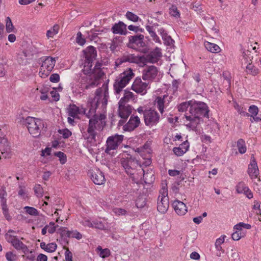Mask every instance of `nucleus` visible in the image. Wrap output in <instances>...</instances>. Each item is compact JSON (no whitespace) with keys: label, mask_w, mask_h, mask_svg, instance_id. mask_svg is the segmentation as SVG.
Returning a JSON list of instances; mask_svg holds the SVG:
<instances>
[{"label":"nucleus","mask_w":261,"mask_h":261,"mask_svg":"<svg viewBox=\"0 0 261 261\" xmlns=\"http://www.w3.org/2000/svg\"><path fill=\"white\" fill-rule=\"evenodd\" d=\"M246 71L248 73L253 75H256L259 73V70L255 68L251 63H249L247 65Z\"/></svg>","instance_id":"39"},{"label":"nucleus","mask_w":261,"mask_h":261,"mask_svg":"<svg viewBox=\"0 0 261 261\" xmlns=\"http://www.w3.org/2000/svg\"><path fill=\"white\" fill-rule=\"evenodd\" d=\"M2 208L3 210V213L5 216V218L6 219V220L9 221H11L12 220V217L10 216V215L9 213V209L8 208V206H5V207H2Z\"/></svg>","instance_id":"62"},{"label":"nucleus","mask_w":261,"mask_h":261,"mask_svg":"<svg viewBox=\"0 0 261 261\" xmlns=\"http://www.w3.org/2000/svg\"><path fill=\"white\" fill-rule=\"evenodd\" d=\"M192 102V100L181 102L180 104L177 106L178 111L180 112H188V110L191 106Z\"/></svg>","instance_id":"32"},{"label":"nucleus","mask_w":261,"mask_h":261,"mask_svg":"<svg viewBox=\"0 0 261 261\" xmlns=\"http://www.w3.org/2000/svg\"><path fill=\"white\" fill-rule=\"evenodd\" d=\"M125 17L127 19L133 22H137L139 20H141L138 16L130 11H127L126 13Z\"/></svg>","instance_id":"41"},{"label":"nucleus","mask_w":261,"mask_h":261,"mask_svg":"<svg viewBox=\"0 0 261 261\" xmlns=\"http://www.w3.org/2000/svg\"><path fill=\"white\" fill-rule=\"evenodd\" d=\"M56 63V61L54 59L50 57H46L42 62L41 65V70L45 69L48 71H51L54 68Z\"/></svg>","instance_id":"23"},{"label":"nucleus","mask_w":261,"mask_h":261,"mask_svg":"<svg viewBox=\"0 0 261 261\" xmlns=\"http://www.w3.org/2000/svg\"><path fill=\"white\" fill-rule=\"evenodd\" d=\"M0 151L1 153V154H0V160L3 158H10L11 156V153L10 152V146L9 144L0 145Z\"/></svg>","instance_id":"25"},{"label":"nucleus","mask_w":261,"mask_h":261,"mask_svg":"<svg viewBox=\"0 0 261 261\" xmlns=\"http://www.w3.org/2000/svg\"><path fill=\"white\" fill-rule=\"evenodd\" d=\"M148 22L150 25H146L145 26L146 30L154 42L161 44V40L155 32V29L159 27V24L158 23H153L152 21L149 22V20Z\"/></svg>","instance_id":"16"},{"label":"nucleus","mask_w":261,"mask_h":261,"mask_svg":"<svg viewBox=\"0 0 261 261\" xmlns=\"http://www.w3.org/2000/svg\"><path fill=\"white\" fill-rule=\"evenodd\" d=\"M258 168L256 161L253 155L252 154L251 162L248 165L247 172L249 175L252 178H256L258 174Z\"/></svg>","instance_id":"20"},{"label":"nucleus","mask_w":261,"mask_h":261,"mask_svg":"<svg viewBox=\"0 0 261 261\" xmlns=\"http://www.w3.org/2000/svg\"><path fill=\"white\" fill-rule=\"evenodd\" d=\"M248 112V113L250 114L249 116L251 117L252 116H255L258 113V109L257 106L255 105H251L249 108Z\"/></svg>","instance_id":"53"},{"label":"nucleus","mask_w":261,"mask_h":261,"mask_svg":"<svg viewBox=\"0 0 261 261\" xmlns=\"http://www.w3.org/2000/svg\"><path fill=\"white\" fill-rule=\"evenodd\" d=\"M121 44V41L120 42H116L114 40H112L111 43H110V49L111 51L113 53H114L117 50V47L120 46Z\"/></svg>","instance_id":"56"},{"label":"nucleus","mask_w":261,"mask_h":261,"mask_svg":"<svg viewBox=\"0 0 261 261\" xmlns=\"http://www.w3.org/2000/svg\"><path fill=\"white\" fill-rule=\"evenodd\" d=\"M118 115L122 119H127L132 112V107L130 105L125 106V103L118 102Z\"/></svg>","instance_id":"18"},{"label":"nucleus","mask_w":261,"mask_h":261,"mask_svg":"<svg viewBox=\"0 0 261 261\" xmlns=\"http://www.w3.org/2000/svg\"><path fill=\"white\" fill-rule=\"evenodd\" d=\"M123 57V61H124V63L125 62H129V63H136L138 62V61H139V59H138V57L135 56L133 54H130L127 56H124Z\"/></svg>","instance_id":"40"},{"label":"nucleus","mask_w":261,"mask_h":261,"mask_svg":"<svg viewBox=\"0 0 261 261\" xmlns=\"http://www.w3.org/2000/svg\"><path fill=\"white\" fill-rule=\"evenodd\" d=\"M148 84L142 82L140 78H136L132 86V89L137 93L144 94L146 92Z\"/></svg>","instance_id":"15"},{"label":"nucleus","mask_w":261,"mask_h":261,"mask_svg":"<svg viewBox=\"0 0 261 261\" xmlns=\"http://www.w3.org/2000/svg\"><path fill=\"white\" fill-rule=\"evenodd\" d=\"M40 246L41 249L49 253L55 252L57 248L55 243H48L46 245L45 242H41Z\"/></svg>","instance_id":"28"},{"label":"nucleus","mask_w":261,"mask_h":261,"mask_svg":"<svg viewBox=\"0 0 261 261\" xmlns=\"http://www.w3.org/2000/svg\"><path fill=\"white\" fill-rule=\"evenodd\" d=\"M133 96L134 94L132 92L125 90L124 96L120 99L119 102L120 103H125L129 99L133 98Z\"/></svg>","instance_id":"37"},{"label":"nucleus","mask_w":261,"mask_h":261,"mask_svg":"<svg viewBox=\"0 0 261 261\" xmlns=\"http://www.w3.org/2000/svg\"><path fill=\"white\" fill-rule=\"evenodd\" d=\"M59 231L62 237V238H70L71 231L68 230L66 227H61L59 229Z\"/></svg>","instance_id":"50"},{"label":"nucleus","mask_w":261,"mask_h":261,"mask_svg":"<svg viewBox=\"0 0 261 261\" xmlns=\"http://www.w3.org/2000/svg\"><path fill=\"white\" fill-rule=\"evenodd\" d=\"M144 36L142 34H138L128 37V42L126 44L127 47L135 50L139 45L141 40H144Z\"/></svg>","instance_id":"19"},{"label":"nucleus","mask_w":261,"mask_h":261,"mask_svg":"<svg viewBox=\"0 0 261 261\" xmlns=\"http://www.w3.org/2000/svg\"><path fill=\"white\" fill-rule=\"evenodd\" d=\"M167 97V96L164 95L163 97L157 96L154 100V105L158 109L160 112L162 114L164 112L165 98Z\"/></svg>","instance_id":"26"},{"label":"nucleus","mask_w":261,"mask_h":261,"mask_svg":"<svg viewBox=\"0 0 261 261\" xmlns=\"http://www.w3.org/2000/svg\"><path fill=\"white\" fill-rule=\"evenodd\" d=\"M209 107L206 103L193 99L188 112L185 114L186 120L189 121L186 124L187 128L196 131L198 125L203 122V118H209Z\"/></svg>","instance_id":"1"},{"label":"nucleus","mask_w":261,"mask_h":261,"mask_svg":"<svg viewBox=\"0 0 261 261\" xmlns=\"http://www.w3.org/2000/svg\"><path fill=\"white\" fill-rule=\"evenodd\" d=\"M230 258L233 261H241L239 257V254L236 250L231 249V250Z\"/></svg>","instance_id":"61"},{"label":"nucleus","mask_w":261,"mask_h":261,"mask_svg":"<svg viewBox=\"0 0 261 261\" xmlns=\"http://www.w3.org/2000/svg\"><path fill=\"white\" fill-rule=\"evenodd\" d=\"M96 122L94 119L89 120L87 132H84L82 133L84 138L91 143H95L96 141V136L97 133L95 130V129L98 130V127L95 125Z\"/></svg>","instance_id":"7"},{"label":"nucleus","mask_w":261,"mask_h":261,"mask_svg":"<svg viewBox=\"0 0 261 261\" xmlns=\"http://www.w3.org/2000/svg\"><path fill=\"white\" fill-rule=\"evenodd\" d=\"M224 238H220L216 240V241L215 242V246H216L217 250H220L222 249L221 245L223 243H224Z\"/></svg>","instance_id":"63"},{"label":"nucleus","mask_w":261,"mask_h":261,"mask_svg":"<svg viewBox=\"0 0 261 261\" xmlns=\"http://www.w3.org/2000/svg\"><path fill=\"white\" fill-rule=\"evenodd\" d=\"M88 175L92 181L96 185H101L106 181L103 173L99 169L89 170Z\"/></svg>","instance_id":"11"},{"label":"nucleus","mask_w":261,"mask_h":261,"mask_svg":"<svg viewBox=\"0 0 261 261\" xmlns=\"http://www.w3.org/2000/svg\"><path fill=\"white\" fill-rule=\"evenodd\" d=\"M58 132L61 134L62 135L64 139H67L69 137H70L72 135V133L70 130H69L67 128H64V129H59L58 130Z\"/></svg>","instance_id":"51"},{"label":"nucleus","mask_w":261,"mask_h":261,"mask_svg":"<svg viewBox=\"0 0 261 261\" xmlns=\"http://www.w3.org/2000/svg\"><path fill=\"white\" fill-rule=\"evenodd\" d=\"M127 25L123 21H119L114 23L111 28V31L114 34L126 35L128 32L126 29Z\"/></svg>","instance_id":"17"},{"label":"nucleus","mask_w":261,"mask_h":261,"mask_svg":"<svg viewBox=\"0 0 261 261\" xmlns=\"http://www.w3.org/2000/svg\"><path fill=\"white\" fill-rule=\"evenodd\" d=\"M238 151L241 154H243L246 151L245 142L243 139H239L237 143Z\"/></svg>","instance_id":"36"},{"label":"nucleus","mask_w":261,"mask_h":261,"mask_svg":"<svg viewBox=\"0 0 261 261\" xmlns=\"http://www.w3.org/2000/svg\"><path fill=\"white\" fill-rule=\"evenodd\" d=\"M135 50L143 54H146L149 52V46L144 41V40H142L139 45L135 49Z\"/></svg>","instance_id":"29"},{"label":"nucleus","mask_w":261,"mask_h":261,"mask_svg":"<svg viewBox=\"0 0 261 261\" xmlns=\"http://www.w3.org/2000/svg\"><path fill=\"white\" fill-rule=\"evenodd\" d=\"M134 73L129 68L128 70L120 74L119 77L116 79L114 84V89L115 93L119 94L134 77Z\"/></svg>","instance_id":"6"},{"label":"nucleus","mask_w":261,"mask_h":261,"mask_svg":"<svg viewBox=\"0 0 261 261\" xmlns=\"http://www.w3.org/2000/svg\"><path fill=\"white\" fill-rule=\"evenodd\" d=\"M88 75H89L90 78L92 79L93 78H94V80L89 82V83H88L86 86H85V89H88L89 88H94V87H96L98 84V80L100 79H98L97 78V75H93V74H87Z\"/></svg>","instance_id":"34"},{"label":"nucleus","mask_w":261,"mask_h":261,"mask_svg":"<svg viewBox=\"0 0 261 261\" xmlns=\"http://www.w3.org/2000/svg\"><path fill=\"white\" fill-rule=\"evenodd\" d=\"M5 237L7 241L11 243V245L17 250H22L23 252L28 250V248L26 245L20 241L17 236H13L9 233H6Z\"/></svg>","instance_id":"10"},{"label":"nucleus","mask_w":261,"mask_h":261,"mask_svg":"<svg viewBox=\"0 0 261 261\" xmlns=\"http://www.w3.org/2000/svg\"><path fill=\"white\" fill-rule=\"evenodd\" d=\"M169 206V198L167 190H166L162 195H160L158 197L157 209L159 212L165 213L168 210Z\"/></svg>","instance_id":"12"},{"label":"nucleus","mask_w":261,"mask_h":261,"mask_svg":"<svg viewBox=\"0 0 261 261\" xmlns=\"http://www.w3.org/2000/svg\"><path fill=\"white\" fill-rule=\"evenodd\" d=\"M164 43L167 46H171L174 43V40L171 38V37L168 35V33H166L162 37Z\"/></svg>","instance_id":"43"},{"label":"nucleus","mask_w":261,"mask_h":261,"mask_svg":"<svg viewBox=\"0 0 261 261\" xmlns=\"http://www.w3.org/2000/svg\"><path fill=\"white\" fill-rule=\"evenodd\" d=\"M34 191L35 195L37 197H41L42 196L43 194V188L40 185H36L34 187Z\"/></svg>","instance_id":"55"},{"label":"nucleus","mask_w":261,"mask_h":261,"mask_svg":"<svg viewBox=\"0 0 261 261\" xmlns=\"http://www.w3.org/2000/svg\"><path fill=\"white\" fill-rule=\"evenodd\" d=\"M29 133L34 137H38L41 133V130L44 127V123L40 119L32 117H28L24 120Z\"/></svg>","instance_id":"5"},{"label":"nucleus","mask_w":261,"mask_h":261,"mask_svg":"<svg viewBox=\"0 0 261 261\" xmlns=\"http://www.w3.org/2000/svg\"><path fill=\"white\" fill-rule=\"evenodd\" d=\"M26 213L34 216H37L39 215V212L38 210L33 207L26 206L24 207Z\"/></svg>","instance_id":"45"},{"label":"nucleus","mask_w":261,"mask_h":261,"mask_svg":"<svg viewBox=\"0 0 261 261\" xmlns=\"http://www.w3.org/2000/svg\"><path fill=\"white\" fill-rule=\"evenodd\" d=\"M162 56L161 49L158 47H156L146 56H143L140 57L139 61L141 62H148L154 64L157 63Z\"/></svg>","instance_id":"8"},{"label":"nucleus","mask_w":261,"mask_h":261,"mask_svg":"<svg viewBox=\"0 0 261 261\" xmlns=\"http://www.w3.org/2000/svg\"><path fill=\"white\" fill-rule=\"evenodd\" d=\"M92 228H95L96 229H100V230H105L106 226L104 223L100 220H95L92 221Z\"/></svg>","instance_id":"42"},{"label":"nucleus","mask_w":261,"mask_h":261,"mask_svg":"<svg viewBox=\"0 0 261 261\" xmlns=\"http://www.w3.org/2000/svg\"><path fill=\"white\" fill-rule=\"evenodd\" d=\"M242 228L250 229L251 228V226L249 224L244 223L243 222H240L239 223L235 225L233 227V229L235 230H240L241 231Z\"/></svg>","instance_id":"47"},{"label":"nucleus","mask_w":261,"mask_h":261,"mask_svg":"<svg viewBox=\"0 0 261 261\" xmlns=\"http://www.w3.org/2000/svg\"><path fill=\"white\" fill-rule=\"evenodd\" d=\"M175 212L179 215H184L187 212L186 204L179 200H175L172 204Z\"/></svg>","instance_id":"22"},{"label":"nucleus","mask_w":261,"mask_h":261,"mask_svg":"<svg viewBox=\"0 0 261 261\" xmlns=\"http://www.w3.org/2000/svg\"><path fill=\"white\" fill-rule=\"evenodd\" d=\"M169 14L171 15V16L174 17L178 18L180 17V12L177 10L176 6L175 5H172V7L170 8Z\"/></svg>","instance_id":"49"},{"label":"nucleus","mask_w":261,"mask_h":261,"mask_svg":"<svg viewBox=\"0 0 261 261\" xmlns=\"http://www.w3.org/2000/svg\"><path fill=\"white\" fill-rule=\"evenodd\" d=\"M33 54L31 53L29 50L24 49L21 53H19L18 55V61L20 62L19 59L22 58V56H23L24 59L22 62H20V64H26L27 63V59L30 58L33 56Z\"/></svg>","instance_id":"31"},{"label":"nucleus","mask_w":261,"mask_h":261,"mask_svg":"<svg viewBox=\"0 0 261 261\" xmlns=\"http://www.w3.org/2000/svg\"><path fill=\"white\" fill-rule=\"evenodd\" d=\"M137 111L143 115L144 121L146 126H152L156 125L160 120L159 113L154 109L146 106H140Z\"/></svg>","instance_id":"3"},{"label":"nucleus","mask_w":261,"mask_h":261,"mask_svg":"<svg viewBox=\"0 0 261 261\" xmlns=\"http://www.w3.org/2000/svg\"><path fill=\"white\" fill-rule=\"evenodd\" d=\"M6 258L8 261H15L17 259V256L12 252L9 251L6 253Z\"/></svg>","instance_id":"59"},{"label":"nucleus","mask_w":261,"mask_h":261,"mask_svg":"<svg viewBox=\"0 0 261 261\" xmlns=\"http://www.w3.org/2000/svg\"><path fill=\"white\" fill-rule=\"evenodd\" d=\"M9 144L8 139L6 138V135L1 129H0V145Z\"/></svg>","instance_id":"57"},{"label":"nucleus","mask_w":261,"mask_h":261,"mask_svg":"<svg viewBox=\"0 0 261 261\" xmlns=\"http://www.w3.org/2000/svg\"><path fill=\"white\" fill-rule=\"evenodd\" d=\"M120 163L127 174H134L136 168L139 167L141 172L143 173V176H144V171L141 168V166L139 163V161L131 155L127 154L124 157L121 158Z\"/></svg>","instance_id":"4"},{"label":"nucleus","mask_w":261,"mask_h":261,"mask_svg":"<svg viewBox=\"0 0 261 261\" xmlns=\"http://www.w3.org/2000/svg\"><path fill=\"white\" fill-rule=\"evenodd\" d=\"M99 103L100 102L97 101L96 99H92L91 101L88 102L87 108L89 109L88 113H86V110L84 109V113L88 118H90L92 115L95 114L96 110Z\"/></svg>","instance_id":"21"},{"label":"nucleus","mask_w":261,"mask_h":261,"mask_svg":"<svg viewBox=\"0 0 261 261\" xmlns=\"http://www.w3.org/2000/svg\"><path fill=\"white\" fill-rule=\"evenodd\" d=\"M96 250L99 252L100 257L105 258L109 257L111 254L110 250L108 248L102 249L101 246H98Z\"/></svg>","instance_id":"35"},{"label":"nucleus","mask_w":261,"mask_h":261,"mask_svg":"<svg viewBox=\"0 0 261 261\" xmlns=\"http://www.w3.org/2000/svg\"><path fill=\"white\" fill-rule=\"evenodd\" d=\"M237 187V191L238 193H244L249 199H251L253 197V194L251 190L248 187L244 186L243 183H239Z\"/></svg>","instance_id":"27"},{"label":"nucleus","mask_w":261,"mask_h":261,"mask_svg":"<svg viewBox=\"0 0 261 261\" xmlns=\"http://www.w3.org/2000/svg\"><path fill=\"white\" fill-rule=\"evenodd\" d=\"M173 151L174 153L177 156H181L187 152L186 150H182L179 147H174L173 149Z\"/></svg>","instance_id":"60"},{"label":"nucleus","mask_w":261,"mask_h":261,"mask_svg":"<svg viewBox=\"0 0 261 261\" xmlns=\"http://www.w3.org/2000/svg\"><path fill=\"white\" fill-rule=\"evenodd\" d=\"M141 123L140 119L138 116L132 115L128 121L123 126V129L125 132H132L137 128Z\"/></svg>","instance_id":"13"},{"label":"nucleus","mask_w":261,"mask_h":261,"mask_svg":"<svg viewBox=\"0 0 261 261\" xmlns=\"http://www.w3.org/2000/svg\"><path fill=\"white\" fill-rule=\"evenodd\" d=\"M54 155L59 158L60 163L62 164H64L67 161L66 155L61 151L55 152Z\"/></svg>","instance_id":"48"},{"label":"nucleus","mask_w":261,"mask_h":261,"mask_svg":"<svg viewBox=\"0 0 261 261\" xmlns=\"http://www.w3.org/2000/svg\"><path fill=\"white\" fill-rule=\"evenodd\" d=\"M59 29V26L58 24H55L50 30L47 31L46 36L48 38L53 37L58 33Z\"/></svg>","instance_id":"44"},{"label":"nucleus","mask_w":261,"mask_h":261,"mask_svg":"<svg viewBox=\"0 0 261 261\" xmlns=\"http://www.w3.org/2000/svg\"><path fill=\"white\" fill-rule=\"evenodd\" d=\"M85 61L83 71L85 74L97 75V78L100 79L103 73L101 70L102 63L96 62L93 68H92L93 61L97 57V51L93 46H89L83 50Z\"/></svg>","instance_id":"2"},{"label":"nucleus","mask_w":261,"mask_h":261,"mask_svg":"<svg viewBox=\"0 0 261 261\" xmlns=\"http://www.w3.org/2000/svg\"><path fill=\"white\" fill-rule=\"evenodd\" d=\"M158 73L156 67L153 65L148 66L143 71L142 79L145 81H151L155 78Z\"/></svg>","instance_id":"14"},{"label":"nucleus","mask_w":261,"mask_h":261,"mask_svg":"<svg viewBox=\"0 0 261 261\" xmlns=\"http://www.w3.org/2000/svg\"><path fill=\"white\" fill-rule=\"evenodd\" d=\"M243 57L246 63H249L251 62L253 59L251 51H249L248 49L243 52Z\"/></svg>","instance_id":"46"},{"label":"nucleus","mask_w":261,"mask_h":261,"mask_svg":"<svg viewBox=\"0 0 261 261\" xmlns=\"http://www.w3.org/2000/svg\"><path fill=\"white\" fill-rule=\"evenodd\" d=\"M49 80L52 83H58L60 81V76L58 73L52 74L49 77Z\"/></svg>","instance_id":"64"},{"label":"nucleus","mask_w":261,"mask_h":261,"mask_svg":"<svg viewBox=\"0 0 261 261\" xmlns=\"http://www.w3.org/2000/svg\"><path fill=\"white\" fill-rule=\"evenodd\" d=\"M76 41L77 43L80 45H83L85 43V39L82 37V34L81 32L77 33Z\"/></svg>","instance_id":"58"},{"label":"nucleus","mask_w":261,"mask_h":261,"mask_svg":"<svg viewBox=\"0 0 261 261\" xmlns=\"http://www.w3.org/2000/svg\"><path fill=\"white\" fill-rule=\"evenodd\" d=\"M180 179L176 181L173 184L171 187L172 192L175 194L178 193L179 191V188L182 187V181L184 180V177H180Z\"/></svg>","instance_id":"38"},{"label":"nucleus","mask_w":261,"mask_h":261,"mask_svg":"<svg viewBox=\"0 0 261 261\" xmlns=\"http://www.w3.org/2000/svg\"><path fill=\"white\" fill-rule=\"evenodd\" d=\"M80 114H81V111L79 107L74 104L70 105L68 111L69 116L74 118H76L77 115Z\"/></svg>","instance_id":"33"},{"label":"nucleus","mask_w":261,"mask_h":261,"mask_svg":"<svg viewBox=\"0 0 261 261\" xmlns=\"http://www.w3.org/2000/svg\"><path fill=\"white\" fill-rule=\"evenodd\" d=\"M6 31L8 33L12 32L14 29V26L9 17L6 18Z\"/></svg>","instance_id":"54"},{"label":"nucleus","mask_w":261,"mask_h":261,"mask_svg":"<svg viewBox=\"0 0 261 261\" xmlns=\"http://www.w3.org/2000/svg\"><path fill=\"white\" fill-rule=\"evenodd\" d=\"M204 46L208 51L213 53H219L221 50L218 45L209 42H206L204 43Z\"/></svg>","instance_id":"30"},{"label":"nucleus","mask_w":261,"mask_h":261,"mask_svg":"<svg viewBox=\"0 0 261 261\" xmlns=\"http://www.w3.org/2000/svg\"><path fill=\"white\" fill-rule=\"evenodd\" d=\"M124 136L122 135L116 134L108 138L106 143L107 148L105 152L110 154L111 150L116 149L118 146L122 143Z\"/></svg>","instance_id":"9"},{"label":"nucleus","mask_w":261,"mask_h":261,"mask_svg":"<svg viewBox=\"0 0 261 261\" xmlns=\"http://www.w3.org/2000/svg\"><path fill=\"white\" fill-rule=\"evenodd\" d=\"M105 119L106 116L103 114H100L99 116H98L96 114H94L92 118H91L90 120L94 119L95 121H96L97 122L95 123V125L98 127V130H102L103 129L106 124L105 121Z\"/></svg>","instance_id":"24"},{"label":"nucleus","mask_w":261,"mask_h":261,"mask_svg":"<svg viewBox=\"0 0 261 261\" xmlns=\"http://www.w3.org/2000/svg\"><path fill=\"white\" fill-rule=\"evenodd\" d=\"M245 235V233L243 232H241L240 230H236L232 234H231V238L234 241H238L241 238L243 237Z\"/></svg>","instance_id":"52"}]
</instances>
